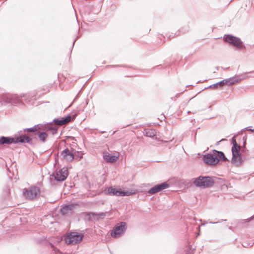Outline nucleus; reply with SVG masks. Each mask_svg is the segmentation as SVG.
I'll list each match as a JSON object with an SVG mask.
<instances>
[{"mask_svg": "<svg viewBox=\"0 0 254 254\" xmlns=\"http://www.w3.org/2000/svg\"><path fill=\"white\" fill-rule=\"evenodd\" d=\"M203 160L206 164L210 166H215L219 162V159L217 158L215 153L205 155L203 157Z\"/></svg>", "mask_w": 254, "mask_h": 254, "instance_id": "nucleus-6", "label": "nucleus"}, {"mask_svg": "<svg viewBox=\"0 0 254 254\" xmlns=\"http://www.w3.org/2000/svg\"><path fill=\"white\" fill-rule=\"evenodd\" d=\"M119 158V155H112L111 154L106 152L104 153V158L108 162L114 163L116 162Z\"/></svg>", "mask_w": 254, "mask_h": 254, "instance_id": "nucleus-14", "label": "nucleus"}, {"mask_svg": "<svg viewBox=\"0 0 254 254\" xmlns=\"http://www.w3.org/2000/svg\"><path fill=\"white\" fill-rule=\"evenodd\" d=\"M37 130V128L36 127L34 128H29L27 129V131L29 132H35Z\"/></svg>", "mask_w": 254, "mask_h": 254, "instance_id": "nucleus-20", "label": "nucleus"}, {"mask_svg": "<svg viewBox=\"0 0 254 254\" xmlns=\"http://www.w3.org/2000/svg\"><path fill=\"white\" fill-rule=\"evenodd\" d=\"M144 133L148 137H153L156 135V131L153 129H146L144 130Z\"/></svg>", "mask_w": 254, "mask_h": 254, "instance_id": "nucleus-18", "label": "nucleus"}, {"mask_svg": "<svg viewBox=\"0 0 254 254\" xmlns=\"http://www.w3.org/2000/svg\"><path fill=\"white\" fill-rule=\"evenodd\" d=\"M194 184L197 187L208 188L213 185L214 181L209 177H199L195 180Z\"/></svg>", "mask_w": 254, "mask_h": 254, "instance_id": "nucleus-3", "label": "nucleus"}, {"mask_svg": "<svg viewBox=\"0 0 254 254\" xmlns=\"http://www.w3.org/2000/svg\"><path fill=\"white\" fill-rule=\"evenodd\" d=\"M240 150V146L236 143L234 144L232 149L233 154L232 162L236 164V165H239L241 162Z\"/></svg>", "mask_w": 254, "mask_h": 254, "instance_id": "nucleus-5", "label": "nucleus"}, {"mask_svg": "<svg viewBox=\"0 0 254 254\" xmlns=\"http://www.w3.org/2000/svg\"><path fill=\"white\" fill-rule=\"evenodd\" d=\"M213 86H214V87H215V88H217V87H219V86L215 85V84H214Z\"/></svg>", "mask_w": 254, "mask_h": 254, "instance_id": "nucleus-22", "label": "nucleus"}, {"mask_svg": "<svg viewBox=\"0 0 254 254\" xmlns=\"http://www.w3.org/2000/svg\"><path fill=\"white\" fill-rule=\"evenodd\" d=\"M83 237V236L82 234L73 232L66 235L64 238V241L68 245H74L81 242Z\"/></svg>", "mask_w": 254, "mask_h": 254, "instance_id": "nucleus-2", "label": "nucleus"}, {"mask_svg": "<svg viewBox=\"0 0 254 254\" xmlns=\"http://www.w3.org/2000/svg\"><path fill=\"white\" fill-rule=\"evenodd\" d=\"M169 187V185L166 183H163L162 184L157 185L151 188L148 192L150 194H154L155 193L158 192L160 191L167 189Z\"/></svg>", "mask_w": 254, "mask_h": 254, "instance_id": "nucleus-12", "label": "nucleus"}, {"mask_svg": "<svg viewBox=\"0 0 254 254\" xmlns=\"http://www.w3.org/2000/svg\"><path fill=\"white\" fill-rule=\"evenodd\" d=\"M71 117L70 116H68L65 118H62L61 119L55 120L54 122L57 125L63 126L68 124L71 121Z\"/></svg>", "mask_w": 254, "mask_h": 254, "instance_id": "nucleus-13", "label": "nucleus"}, {"mask_svg": "<svg viewBox=\"0 0 254 254\" xmlns=\"http://www.w3.org/2000/svg\"><path fill=\"white\" fill-rule=\"evenodd\" d=\"M62 159L67 162H71L73 160L74 155L73 150L66 148L61 152Z\"/></svg>", "mask_w": 254, "mask_h": 254, "instance_id": "nucleus-9", "label": "nucleus"}, {"mask_svg": "<svg viewBox=\"0 0 254 254\" xmlns=\"http://www.w3.org/2000/svg\"><path fill=\"white\" fill-rule=\"evenodd\" d=\"M74 208L75 205L73 204L65 205L61 209V212L63 215H66L71 213Z\"/></svg>", "mask_w": 254, "mask_h": 254, "instance_id": "nucleus-15", "label": "nucleus"}, {"mask_svg": "<svg viewBox=\"0 0 254 254\" xmlns=\"http://www.w3.org/2000/svg\"><path fill=\"white\" fill-rule=\"evenodd\" d=\"M39 137L40 140L43 141H45L46 138L48 136V134L46 132H40L38 133Z\"/></svg>", "mask_w": 254, "mask_h": 254, "instance_id": "nucleus-19", "label": "nucleus"}, {"mask_svg": "<svg viewBox=\"0 0 254 254\" xmlns=\"http://www.w3.org/2000/svg\"><path fill=\"white\" fill-rule=\"evenodd\" d=\"M68 169L66 167H64L58 171L55 175L56 180L59 181H64L68 176Z\"/></svg>", "mask_w": 254, "mask_h": 254, "instance_id": "nucleus-10", "label": "nucleus"}, {"mask_svg": "<svg viewBox=\"0 0 254 254\" xmlns=\"http://www.w3.org/2000/svg\"><path fill=\"white\" fill-rule=\"evenodd\" d=\"M126 224L121 222L117 225L114 228L113 231L111 232V236L114 238H118L123 234L125 230Z\"/></svg>", "mask_w": 254, "mask_h": 254, "instance_id": "nucleus-7", "label": "nucleus"}, {"mask_svg": "<svg viewBox=\"0 0 254 254\" xmlns=\"http://www.w3.org/2000/svg\"><path fill=\"white\" fill-rule=\"evenodd\" d=\"M213 153H215V154L217 156V158H219V159H220L224 161L227 160L226 157L222 152L214 150H213Z\"/></svg>", "mask_w": 254, "mask_h": 254, "instance_id": "nucleus-17", "label": "nucleus"}, {"mask_svg": "<svg viewBox=\"0 0 254 254\" xmlns=\"http://www.w3.org/2000/svg\"><path fill=\"white\" fill-rule=\"evenodd\" d=\"M31 141V138L26 135L20 136L16 137H0V145L10 144L11 143H16L18 142H29Z\"/></svg>", "mask_w": 254, "mask_h": 254, "instance_id": "nucleus-1", "label": "nucleus"}, {"mask_svg": "<svg viewBox=\"0 0 254 254\" xmlns=\"http://www.w3.org/2000/svg\"><path fill=\"white\" fill-rule=\"evenodd\" d=\"M40 193L39 189L35 186H31L24 189L23 191L24 196L28 199H33L37 197Z\"/></svg>", "mask_w": 254, "mask_h": 254, "instance_id": "nucleus-4", "label": "nucleus"}, {"mask_svg": "<svg viewBox=\"0 0 254 254\" xmlns=\"http://www.w3.org/2000/svg\"><path fill=\"white\" fill-rule=\"evenodd\" d=\"M108 193L110 195H116V196H125L129 195L131 193L129 191H124L121 190H117L112 187L109 188L107 190Z\"/></svg>", "mask_w": 254, "mask_h": 254, "instance_id": "nucleus-11", "label": "nucleus"}, {"mask_svg": "<svg viewBox=\"0 0 254 254\" xmlns=\"http://www.w3.org/2000/svg\"><path fill=\"white\" fill-rule=\"evenodd\" d=\"M224 38L226 42L232 44L233 46L237 48H241L242 47V42L240 39L237 37L228 35L225 36Z\"/></svg>", "mask_w": 254, "mask_h": 254, "instance_id": "nucleus-8", "label": "nucleus"}, {"mask_svg": "<svg viewBox=\"0 0 254 254\" xmlns=\"http://www.w3.org/2000/svg\"><path fill=\"white\" fill-rule=\"evenodd\" d=\"M232 79H226L220 82L217 83L215 84V85L219 86V87L221 88L224 86L225 85H233L235 83L234 81H232Z\"/></svg>", "mask_w": 254, "mask_h": 254, "instance_id": "nucleus-16", "label": "nucleus"}, {"mask_svg": "<svg viewBox=\"0 0 254 254\" xmlns=\"http://www.w3.org/2000/svg\"><path fill=\"white\" fill-rule=\"evenodd\" d=\"M248 130L254 133V129H248Z\"/></svg>", "mask_w": 254, "mask_h": 254, "instance_id": "nucleus-21", "label": "nucleus"}]
</instances>
